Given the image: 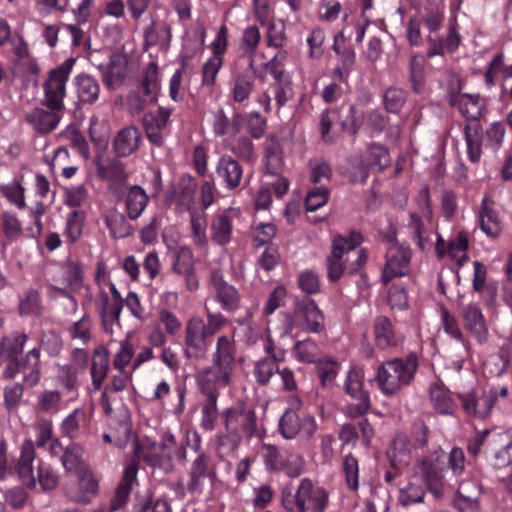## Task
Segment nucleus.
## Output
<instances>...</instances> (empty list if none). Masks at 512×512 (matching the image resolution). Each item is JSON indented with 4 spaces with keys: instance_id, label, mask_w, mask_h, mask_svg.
I'll list each match as a JSON object with an SVG mask.
<instances>
[{
    "instance_id": "obj_45",
    "label": "nucleus",
    "mask_w": 512,
    "mask_h": 512,
    "mask_svg": "<svg viewBox=\"0 0 512 512\" xmlns=\"http://www.w3.org/2000/svg\"><path fill=\"white\" fill-rule=\"evenodd\" d=\"M18 311L20 316L40 317L45 312L42 296L39 290L29 288L19 297Z\"/></svg>"
},
{
    "instance_id": "obj_62",
    "label": "nucleus",
    "mask_w": 512,
    "mask_h": 512,
    "mask_svg": "<svg viewBox=\"0 0 512 512\" xmlns=\"http://www.w3.org/2000/svg\"><path fill=\"white\" fill-rule=\"evenodd\" d=\"M329 193V189L324 185L310 189L305 197L306 210L313 212L324 206L328 202Z\"/></svg>"
},
{
    "instance_id": "obj_32",
    "label": "nucleus",
    "mask_w": 512,
    "mask_h": 512,
    "mask_svg": "<svg viewBox=\"0 0 512 512\" xmlns=\"http://www.w3.org/2000/svg\"><path fill=\"white\" fill-rule=\"evenodd\" d=\"M35 444L31 439H26L22 443L20 457L15 466L22 484L28 489L36 487V478L33 471V462L35 460Z\"/></svg>"
},
{
    "instance_id": "obj_29",
    "label": "nucleus",
    "mask_w": 512,
    "mask_h": 512,
    "mask_svg": "<svg viewBox=\"0 0 512 512\" xmlns=\"http://www.w3.org/2000/svg\"><path fill=\"white\" fill-rule=\"evenodd\" d=\"M459 315L463 321V326L480 344L488 339V326L481 309L473 303L463 306Z\"/></svg>"
},
{
    "instance_id": "obj_37",
    "label": "nucleus",
    "mask_w": 512,
    "mask_h": 512,
    "mask_svg": "<svg viewBox=\"0 0 512 512\" xmlns=\"http://www.w3.org/2000/svg\"><path fill=\"white\" fill-rule=\"evenodd\" d=\"M387 456L394 470L407 467L412 459L410 438L406 434H397L387 450Z\"/></svg>"
},
{
    "instance_id": "obj_54",
    "label": "nucleus",
    "mask_w": 512,
    "mask_h": 512,
    "mask_svg": "<svg viewBox=\"0 0 512 512\" xmlns=\"http://www.w3.org/2000/svg\"><path fill=\"white\" fill-rule=\"evenodd\" d=\"M260 455L267 470L278 472L286 468V463L275 445L263 443L260 448Z\"/></svg>"
},
{
    "instance_id": "obj_23",
    "label": "nucleus",
    "mask_w": 512,
    "mask_h": 512,
    "mask_svg": "<svg viewBox=\"0 0 512 512\" xmlns=\"http://www.w3.org/2000/svg\"><path fill=\"white\" fill-rule=\"evenodd\" d=\"M100 179L107 182L109 192L115 196L128 186L129 173L126 164L118 159H112L106 164L97 166Z\"/></svg>"
},
{
    "instance_id": "obj_41",
    "label": "nucleus",
    "mask_w": 512,
    "mask_h": 512,
    "mask_svg": "<svg viewBox=\"0 0 512 512\" xmlns=\"http://www.w3.org/2000/svg\"><path fill=\"white\" fill-rule=\"evenodd\" d=\"M232 218L227 211L216 213L210 224L211 240L218 246H226L232 238Z\"/></svg>"
},
{
    "instance_id": "obj_26",
    "label": "nucleus",
    "mask_w": 512,
    "mask_h": 512,
    "mask_svg": "<svg viewBox=\"0 0 512 512\" xmlns=\"http://www.w3.org/2000/svg\"><path fill=\"white\" fill-rule=\"evenodd\" d=\"M171 108L159 106L156 112H147L142 117V125L149 142L156 147L164 144V136L162 130L167 126Z\"/></svg>"
},
{
    "instance_id": "obj_10",
    "label": "nucleus",
    "mask_w": 512,
    "mask_h": 512,
    "mask_svg": "<svg viewBox=\"0 0 512 512\" xmlns=\"http://www.w3.org/2000/svg\"><path fill=\"white\" fill-rule=\"evenodd\" d=\"M255 88V66L251 68L247 65L243 70H239L237 67L231 69V78L228 83V98L233 104H237L239 107H247Z\"/></svg>"
},
{
    "instance_id": "obj_38",
    "label": "nucleus",
    "mask_w": 512,
    "mask_h": 512,
    "mask_svg": "<svg viewBox=\"0 0 512 512\" xmlns=\"http://www.w3.org/2000/svg\"><path fill=\"white\" fill-rule=\"evenodd\" d=\"M264 162L267 175H279L284 172L283 149L275 135H269L264 143Z\"/></svg>"
},
{
    "instance_id": "obj_6",
    "label": "nucleus",
    "mask_w": 512,
    "mask_h": 512,
    "mask_svg": "<svg viewBox=\"0 0 512 512\" xmlns=\"http://www.w3.org/2000/svg\"><path fill=\"white\" fill-rule=\"evenodd\" d=\"M75 64V59L68 58L61 65L52 69L43 84L44 104L51 110H62L66 95V83Z\"/></svg>"
},
{
    "instance_id": "obj_20",
    "label": "nucleus",
    "mask_w": 512,
    "mask_h": 512,
    "mask_svg": "<svg viewBox=\"0 0 512 512\" xmlns=\"http://www.w3.org/2000/svg\"><path fill=\"white\" fill-rule=\"evenodd\" d=\"M114 197L118 202L124 204V211L131 221H135L142 216L150 201L146 190L137 184L128 185Z\"/></svg>"
},
{
    "instance_id": "obj_31",
    "label": "nucleus",
    "mask_w": 512,
    "mask_h": 512,
    "mask_svg": "<svg viewBox=\"0 0 512 512\" xmlns=\"http://www.w3.org/2000/svg\"><path fill=\"white\" fill-rule=\"evenodd\" d=\"M138 465L130 462L126 465L122 478L118 483L114 496L111 498L109 511H119L124 508L129 500L134 483L137 482Z\"/></svg>"
},
{
    "instance_id": "obj_17",
    "label": "nucleus",
    "mask_w": 512,
    "mask_h": 512,
    "mask_svg": "<svg viewBox=\"0 0 512 512\" xmlns=\"http://www.w3.org/2000/svg\"><path fill=\"white\" fill-rule=\"evenodd\" d=\"M264 349L270 355V358L261 359L255 364L254 375L258 383L267 384L274 373L277 372L281 376L283 388L288 390V368L280 370L278 367V362L284 361V352L277 354L271 341L265 342Z\"/></svg>"
},
{
    "instance_id": "obj_4",
    "label": "nucleus",
    "mask_w": 512,
    "mask_h": 512,
    "mask_svg": "<svg viewBox=\"0 0 512 512\" xmlns=\"http://www.w3.org/2000/svg\"><path fill=\"white\" fill-rule=\"evenodd\" d=\"M195 443L192 448L198 452L191 461L187 470L186 491L191 495L200 496L205 490L206 483L213 486L218 478L217 462L213 456L201 450V440L197 433L194 434Z\"/></svg>"
},
{
    "instance_id": "obj_57",
    "label": "nucleus",
    "mask_w": 512,
    "mask_h": 512,
    "mask_svg": "<svg viewBox=\"0 0 512 512\" xmlns=\"http://www.w3.org/2000/svg\"><path fill=\"white\" fill-rule=\"evenodd\" d=\"M288 61V53L285 49H280L274 57L266 64L268 72L276 83L287 82L285 80L286 65Z\"/></svg>"
},
{
    "instance_id": "obj_25",
    "label": "nucleus",
    "mask_w": 512,
    "mask_h": 512,
    "mask_svg": "<svg viewBox=\"0 0 512 512\" xmlns=\"http://www.w3.org/2000/svg\"><path fill=\"white\" fill-rule=\"evenodd\" d=\"M481 491V472L476 469L472 480H462L457 490L455 506L460 512H478L477 496Z\"/></svg>"
},
{
    "instance_id": "obj_14",
    "label": "nucleus",
    "mask_w": 512,
    "mask_h": 512,
    "mask_svg": "<svg viewBox=\"0 0 512 512\" xmlns=\"http://www.w3.org/2000/svg\"><path fill=\"white\" fill-rule=\"evenodd\" d=\"M344 389L357 401L347 406L348 417H362L371 407L369 394L363 390V376L355 369L350 370L344 382Z\"/></svg>"
},
{
    "instance_id": "obj_18",
    "label": "nucleus",
    "mask_w": 512,
    "mask_h": 512,
    "mask_svg": "<svg viewBox=\"0 0 512 512\" xmlns=\"http://www.w3.org/2000/svg\"><path fill=\"white\" fill-rule=\"evenodd\" d=\"M233 371L213 364L205 367L197 376V384L204 395H218L221 388H225L231 381Z\"/></svg>"
},
{
    "instance_id": "obj_53",
    "label": "nucleus",
    "mask_w": 512,
    "mask_h": 512,
    "mask_svg": "<svg viewBox=\"0 0 512 512\" xmlns=\"http://www.w3.org/2000/svg\"><path fill=\"white\" fill-rule=\"evenodd\" d=\"M84 221L85 213L83 211L74 210L68 215L64 230V235L68 242L74 244L80 239Z\"/></svg>"
},
{
    "instance_id": "obj_55",
    "label": "nucleus",
    "mask_w": 512,
    "mask_h": 512,
    "mask_svg": "<svg viewBox=\"0 0 512 512\" xmlns=\"http://www.w3.org/2000/svg\"><path fill=\"white\" fill-rule=\"evenodd\" d=\"M414 481L409 482L407 487L400 490L399 502L403 506L420 503L424 499L425 491L421 485L420 478L415 475Z\"/></svg>"
},
{
    "instance_id": "obj_40",
    "label": "nucleus",
    "mask_w": 512,
    "mask_h": 512,
    "mask_svg": "<svg viewBox=\"0 0 512 512\" xmlns=\"http://www.w3.org/2000/svg\"><path fill=\"white\" fill-rule=\"evenodd\" d=\"M449 104L457 106L460 113L471 121H478L482 116L483 104L479 95L474 94H461L457 95L452 93L449 96Z\"/></svg>"
},
{
    "instance_id": "obj_50",
    "label": "nucleus",
    "mask_w": 512,
    "mask_h": 512,
    "mask_svg": "<svg viewBox=\"0 0 512 512\" xmlns=\"http://www.w3.org/2000/svg\"><path fill=\"white\" fill-rule=\"evenodd\" d=\"M464 135L469 159L476 163L482 154V128L480 124H466L464 126Z\"/></svg>"
},
{
    "instance_id": "obj_49",
    "label": "nucleus",
    "mask_w": 512,
    "mask_h": 512,
    "mask_svg": "<svg viewBox=\"0 0 512 512\" xmlns=\"http://www.w3.org/2000/svg\"><path fill=\"white\" fill-rule=\"evenodd\" d=\"M128 220L126 213L117 212L107 214L104 218L111 237L115 239H123L133 234L134 228Z\"/></svg>"
},
{
    "instance_id": "obj_9",
    "label": "nucleus",
    "mask_w": 512,
    "mask_h": 512,
    "mask_svg": "<svg viewBox=\"0 0 512 512\" xmlns=\"http://www.w3.org/2000/svg\"><path fill=\"white\" fill-rule=\"evenodd\" d=\"M223 424H229L247 439L252 437L261 438L258 430L257 416L253 408L247 406L244 402H239L226 408L221 414Z\"/></svg>"
},
{
    "instance_id": "obj_5",
    "label": "nucleus",
    "mask_w": 512,
    "mask_h": 512,
    "mask_svg": "<svg viewBox=\"0 0 512 512\" xmlns=\"http://www.w3.org/2000/svg\"><path fill=\"white\" fill-rule=\"evenodd\" d=\"M335 121H338L343 132L353 136L358 133L361 125V122L356 117V107L354 105H343L339 108L326 109L322 112L319 123L321 138L325 143L331 144L335 141V137L330 134Z\"/></svg>"
},
{
    "instance_id": "obj_13",
    "label": "nucleus",
    "mask_w": 512,
    "mask_h": 512,
    "mask_svg": "<svg viewBox=\"0 0 512 512\" xmlns=\"http://www.w3.org/2000/svg\"><path fill=\"white\" fill-rule=\"evenodd\" d=\"M328 500V493L323 488L315 487L308 478L301 480L294 495V503L299 512H324Z\"/></svg>"
},
{
    "instance_id": "obj_35",
    "label": "nucleus",
    "mask_w": 512,
    "mask_h": 512,
    "mask_svg": "<svg viewBox=\"0 0 512 512\" xmlns=\"http://www.w3.org/2000/svg\"><path fill=\"white\" fill-rule=\"evenodd\" d=\"M44 108H34L26 113L25 121L39 134H48L56 129L60 121L59 112Z\"/></svg>"
},
{
    "instance_id": "obj_28",
    "label": "nucleus",
    "mask_w": 512,
    "mask_h": 512,
    "mask_svg": "<svg viewBox=\"0 0 512 512\" xmlns=\"http://www.w3.org/2000/svg\"><path fill=\"white\" fill-rule=\"evenodd\" d=\"M459 399L463 409L468 415L478 419H486L490 416L491 410L497 400V391L491 389L476 397L474 394L468 393L459 395Z\"/></svg>"
},
{
    "instance_id": "obj_7",
    "label": "nucleus",
    "mask_w": 512,
    "mask_h": 512,
    "mask_svg": "<svg viewBox=\"0 0 512 512\" xmlns=\"http://www.w3.org/2000/svg\"><path fill=\"white\" fill-rule=\"evenodd\" d=\"M211 339L204 330V319L198 316L191 317L185 325L184 349L186 359L199 361L206 357Z\"/></svg>"
},
{
    "instance_id": "obj_19",
    "label": "nucleus",
    "mask_w": 512,
    "mask_h": 512,
    "mask_svg": "<svg viewBox=\"0 0 512 512\" xmlns=\"http://www.w3.org/2000/svg\"><path fill=\"white\" fill-rule=\"evenodd\" d=\"M295 317L302 328L312 333L324 330V315L314 300L308 296L295 299Z\"/></svg>"
},
{
    "instance_id": "obj_39",
    "label": "nucleus",
    "mask_w": 512,
    "mask_h": 512,
    "mask_svg": "<svg viewBox=\"0 0 512 512\" xmlns=\"http://www.w3.org/2000/svg\"><path fill=\"white\" fill-rule=\"evenodd\" d=\"M236 344L233 336L221 335L216 340L212 363L233 371L236 361Z\"/></svg>"
},
{
    "instance_id": "obj_21",
    "label": "nucleus",
    "mask_w": 512,
    "mask_h": 512,
    "mask_svg": "<svg viewBox=\"0 0 512 512\" xmlns=\"http://www.w3.org/2000/svg\"><path fill=\"white\" fill-rule=\"evenodd\" d=\"M215 173L222 187L234 191L242 184L244 169L237 159L225 154L218 159Z\"/></svg>"
},
{
    "instance_id": "obj_56",
    "label": "nucleus",
    "mask_w": 512,
    "mask_h": 512,
    "mask_svg": "<svg viewBox=\"0 0 512 512\" xmlns=\"http://www.w3.org/2000/svg\"><path fill=\"white\" fill-rule=\"evenodd\" d=\"M407 100V92L401 88L389 87L383 95L385 109L390 113H399Z\"/></svg>"
},
{
    "instance_id": "obj_30",
    "label": "nucleus",
    "mask_w": 512,
    "mask_h": 512,
    "mask_svg": "<svg viewBox=\"0 0 512 512\" xmlns=\"http://www.w3.org/2000/svg\"><path fill=\"white\" fill-rule=\"evenodd\" d=\"M28 341V335L25 332H12L0 340V365L5 367L16 366V361L23 355V350Z\"/></svg>"
},
{
    "instance_id": "obj_33",
    "label": "nucleus",
    "mask_w": 512,
    "mask_h": 512,
    "mask_svg": "<svg viewBox=\"0 0 512 512\" xmlns=\"http://www.w3.org/2000/svg\"><path fill=\"white\" fill-rule=\"evenodd\" d=\"M373 334L375 345L381 350L397 347L402 340L396 333L392 321L385 315H379L374 319Z\"/></svg>"
},
{
    "instance_id": "obj_47",
    "label": "nucleus",
    "mask_w": 512,
    "mask_h": 512,
    "mask_svg": "<svg viewBox=\"0 0 512 512\" xmlns=\"http://www.w3.org/2000/svg\"><path fill=\"white\" fill-rule=\"evenodd\" d=\"M489 198L486 196L481 203L479 223L481 230L491 238H497L501 233V224L496 211L489 206Z\"/></svg>"
},
{
    "instance_id": "obj_15",
    "label": "nucleus",
    "mask_w": 512,
    "mask_h": 512,
    "mask_svg": "<svg viewBox=\"0 0 512 512\" xmlns=\"http://www.w3.org/2000/svg\"><path fill=\"white\" fill-rule=\"evenodd\" d=\"M211 285L215 292V301L222 311L235 313L240 308L241 295L238 289L225 280L220 269H214L211 272Z\"/></svg>"
},
{
    "instance_id": "obj_11",
    "label": "nucleus",
    "mask_w": 512,
    "mask_h": 512,
    "mask_svg": "<svg viewBox=\"0 0 512 512\" xmlns=\"http://www.w3.org/2000/svg\"><path fill=\"white\" fill-rule=\"evenodd\" d=\"M439 310L444 331L457 340L451 347L450 356L456 364L457 369L460 370L463 363L471 357L470 342L464 338L458 320L449 312L447 307L444 304H440Z\"/></svg>"
},
{
    "instance_id": "obj_24",
    "label": "nucleus",
    "mask_w": 512,
    "mask_h": 512,
    "mask_svg": "<svg viewBox=\"0 0 512 512\" xmlns=\"http://www.w3.org/2000/svg\"><path fill=\"white\" fill-rule=\"evenodd\" d=\"M143 38L146 49L158 47L160 51L167 52L171 46L172 27L165 19L152 17L143 29Z\"/></svg>"
},
{
    "instance_id": "obj_59",
    "label": "nucleus",
    "mask_w": 512,
    "mask_h": 512,
    "mask_svg": "<svg viewBox=\"0 0 512 512\" xmlns=\"http://www.w3.org/2000/svg\"><path fill=\"white\" fill-rule=\"evenodd\" d=\"M293 350L295 357L303 363H314L319 355V347L311 339L298 341Z\"/></svg>"
},
{
    "instance_id": "obj_1",
    "label": "nucleus",
    "mask_w": 512,
    "mask_h": 512,
    "mask_svg": "<svg viewBox=\"0 0 512 512\" xmlns=\"http://www.w3.org/2000/svg\"><path fill=\"white\" fill-rule=\"evenodd\" d=\"M363 242V236L359 231L352 230L347 236L338 234L332 240L331 254L327 257V275L330 281H338L345 271L349 274L356 273L368 260L365 249L357 251V258L349 263V254Z\"/></svg>"
},
{
    "instance_id": "obj_16",
    "label": "nucleus",
    "mask_w": 512,
    "mask_h": 512,
    "mask_svg": "<svg viewBox=\"0 0 512 512\" xmlns=\"http://www.w3.org/2000/svg\"><path fill=\"white\" fill-rule=\"evenodd\" d=\"M411 256L412 253L409 247H388L386 262L381 275L382 283L388 285L392 279L408 275Z\"/></svg>"
},
{
    "instance_id": "obj_8",
    "label": "nucleus",
    "mask_w": 512,
    "mask_h": 512,
    "mask_svg": "<svg viewBox=\"0 0 512 512\" xmlns=\"http://www.w3.org/2000/svg\"><path fill=\"white\" fill-rule=\"evenodd\" d=\"M12 367V369L11 367H4L2 371L3 379L11 380L21 373L23 382L28 387L37 386L42 376L41 348L34 347L30 349L16 361V366Z\"/></svg>"
},
{
    "instance_id": "obj_64",
    "label": "nucleus",
    "mask_w": 512,
    "mask_h": 512,
    "mask_svg": "<svg viewBox=\"0 0 512 512\" xmlns=\"http://www.w3.org/2000/svg\"><path fill=\"white\" fill-rule=\"evenodd\" d=\"M37 479L43 491L54 490L59 483L58 474L50 465L42 461L38 464Z\"/></svg>"
},
{
    "instance_id": "obj_61",
    "label": "nucleus",
    "mask_w": 512,
    "mask_h": 512,
    "mask_svg": "<svg viewBox=\"0 0 512 512\" xmlns=\"http://www.w3.org/2000/svg\"><path fill=\"white\" fill-rule=\"evenodd\" d=\"M207 400L202 408L201 427L206 431L215 428V421L218 417L217 399L218 395H205Z\"/></svg>"
},
{
    "instance_id": "obj_42",
    "label": "nucleus",
    "mask_w": 512,
    "mask_h": 512,
    "mask_svg": "<svg viewBox=\"0 0 512 512\" xmlns=\"http://www.w3.org/2000/svg\"><path fill=\"white\" fill-rule=\"evenodd\" d=\"M74 84L80 104L92 105L98 100L100 85L94 77L88 74H80L75 77Z\"/></svg>"
},
{
    "instance_id": "obj_52",
    "label": "nucleus",
    "mask_w": 512,
    "mask_h": 512,
    "mask_svg": "<svg viewBox=\"0 0 512 512\" xmlns=\"http://www.w3.org/2000/svg\"><path fill=\"white\" fill-rule=\"evenodd\" d=\"M430 400L435 410L441 414H452L455 403L448 393L438 384H432L429 389Z\"/></svg>"
},
{
    "instance_id": "obj_46",
    "label": "nucleus",
    "mask_w": 512,
    "mask_h": 512,
    "mask_svg": "<svg viewBox=\"0 0 512 512\" xmlns=\"http://www.w3.org/2000/svg\"><path fill=\"white\" fill-rule=\"evenodd\" d=\"M261 34L256 25L248 26L244 29L240 38L239 57L247 58L249 67L255 66V53L260 44Z\"/></svg>"
},
{
    "instance_id": "obj_48",
    "label": "nucleus",
    "mask_w": 512,
    "mask_h": 512,
    "mask_svg": "<svg viewBox=\"0 0 512 512\" xmlns=\"http://www.w3.org/2000/svg\"><path fill=\"white\" fill-rule=\"evenodd\" d=\"M158 67L151 62L144 70L141 80L140 89L144 96L149 97V103L155 104L158 100L160 91Z\"/></svg>"
},
{
    "instance_id": "obj_27",
    "label": "nucleus",
    "mask_w": 512,
    "mask_h": 512,
    "mask_svg": "<svg viewBox=\"0 0 512 512\" xmlns=\"http://www.w3.org/2000/svg\"><path fill=\"white\" fill-rule=\"evenodd\" d=\"M172 271L184 278L185 286L190 292L199 288V281L193 263V253L189 247L179 246L174 250Z\"/></svg>"
},
{
    "instance_id": "obj_36",
    "label": "nucleus",
    "mask_w": 512,
    "mask_h": 512,
    "mask_svg": "<svg viewBox=\"0 0 512 512\" xmlns=\"http://www.w3.org/2000/svg\"><path fill=\"white\" fill-rule=\"evenodd\" d=\"M244 121V115L240 112L234 111L229 118L223 109H219L214 113L212 131L217 137H235L240 133Z\"/></svg>"
},
{
    "instance_id": "obj_2",
    "label": "nucleus",
    "mask_w": 512,
    "mask_h": 512,
    "mask_svg": "<svg viewBox=\"0 0 512 512\" xmlns=\"http://www.w3.org/2000/svg\"><path fill=\"white\" fill-rule=\"evenodd\" d=\"M363 242V236L359 231L352 230L347 236L338 234L332 240L331 254L327 257V275L330 281H338L345 271L349 274L356 273L368 260L365 249L357 251V258L349 263V254Z\"/></svg>"
},
{
    "instance_id": "obj_58",
    "label": "nucleus",
    "mask_w": 512,
    "mask_h": 512,
    "mask_svg": "<svg viewBox=\"0 0 512 512\" xmlns=\"http://www.w3.org/2000/svg\"><path fill=\"white\" fill-rule=\"evenodd\" d=\"M61 394L57 390H45L37 397V409L44 413L55 414L60 410Z\"/></svg>"
},
{
    "instance_id": "obj_63",
    "label": "nucleus",
    "mask_w": 512,
    "mask_h": 512,
    "mask_svg": "<svg viewBox=\"0 0 512 512\" xmlns=\"http://www.w3.org/2000/svg\"><path fill=\"white\" fill-rule=\"evenodd\" d=\"M68 333L71 339L80 340L87 344L91 338V319L88 314H84L81 319L74 322L69 328Z\"/></svg>"
},
{
    "instance_id": "obj_60",
    "label": "nucleus",
    "mask_w": 512,
    "mask_h": 512,
    "mask_svg": "<svg viewBox=\"0 0 512 512\" xmlns=\"http://www.w3.org/2000/svg\"><path fill=\"white\" fill-rule=\"evenodd\" d=\"M190 225L194 244L200 248L205 247L208 240L206 236V220L204 216L196 211H191Z\"/></svg>"
},
{
    "instance_id": "obj_3",
    "label": "nucleus",
    "mask_w": 512,
    "mask_h": 512,
    "mask_svg": "<svg viewBox=\"0 0 512 512\" xmlns=\"http://www.w3.org/2000/svg\"><path fill=\"white\" fill-rule=\"evenodd\" d=\"M418 368V357L411 352L405 358H393L383 362L377 370L376 379L381 391L393 395L414 379Z\"/></svg>"
},
{
    "instance_id": "obj_43",
    "label": "nucleus",
    "mask_w": 512,
    "mask_h": 512,
    "mask_svg": "<svg viewBox=\"0 0 512 512\" xmlns=\"http://www.w3.org/2000/svg\"><path fill=\"white\" fill-rule=\"evenodd\" d=\"M89 424L86 411L81 408L74 409L60 424L62 435L69 439H77L85 433Z\"/></svg>"
},
{
    "instance_id": "obj_22",
    "label": "nucleus",
    "mask_w": 512,
    "mask_h": 512,
    "mask_svg": "<svg viewBox=\"0 0 512 512\" xmlns=\"http://www.w3.org/2000/svg\"><path fill=\"white\" fill-rule=\"evenodd\" d=\"M123 307V303L111 300L108 293L100 288L95 299V308L100 317L101 327L106 334H113L114 325H120Z\"/></svg>"
},
{
    "instance_id": "obj_44",
    "label": "nucleus",
    "mask_w": 512,
    "mask_h": 512,
    "mask_svg": "<svg viewBox=\"0 0 512 512\" xmlns=\"http://www.w3.org/2000/svg\"><path fill=\"white\" fill-rule=\"evenodd\" d=\"M109 352L104 347H98L93 352V357L90 366V375L92 378V385L95 390H100L103 381L107 377L109 371Z\"/></svg>"
},
{
    "instance_id": "obj_51",
    "label": "nucleus",
    "mask_w": 512,
    "mask_h": 512,
    "mask_svg": "<svg viewBox=\"0 0 512 512\" xmlns=\"http://www.w3.org/2000/svg\"><path fill=\"white\" fill-rule=\"evenodd\" d=\"M5 239L10 242L18 241L23 235V228L17 215L10 211H3L0 215V230Z\"/></svg>"
},
{
    "instance_id": "obj_34",
    "label": "nucleus",
    "mask_w": 512,
    "mask_h": 512,
    "mask_svg": "<svg viewBox=\"0 0 512 512\" xmlns=\"http://www.w3.org/2000/svg\"><path fill=\"white\" fill-rule=\"evenodd\" d=\"M141 139V132L137 127H124L114 137L113 151L118 157H128L139 149Z\"/></svg>"
},
{
    "instance_id": "obj_12",
    "label": "nucleus",
    "mask_w": 512,
    "mask_h": 512,
    "mask_svg": "<svg viewBox=\"0 0 512 512\" xmlns=\"http://www.w3.org/2000/svg\"><path fill=\"white\" fill-rule=\"evenodd\" d=\"M296 390V383L290 371V412L294 410V419L290 416V439L295 436L301 438H310L315 430L316 424L314 418L302 410V400L298 394L292 392Z\"/></svg>"
}]
</instances>
